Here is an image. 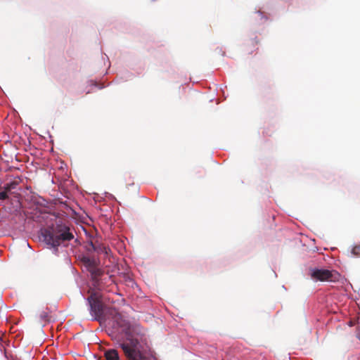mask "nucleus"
I'll return each mask as SVG.
<instances>
[{
	"mask_svg": "<svg viewBox=\"0 0 360 360\" xmlns=\"http://www.w3.org/2000/svg\"><path fill=\"white\" fill-rule=\"evenodd\" d=\"M91 310L94 313L96 319L104 324L108 335L113 336L126 333L129 330V324L123 316L115 308L104 307L100 297L94 293L88 298Z\"/></svg>",
	"mask_w": 360,
	"mask_h": 360,
	"instance_id": "1",
	"label": "nucleus"
},
{
	"mask_svg": "<svg viewBox=\"0 0 360 360\" xmlns=\"http://www.w3.org/2000/svg\"><path fill=\"white\" fill-rule=\"evenodd\" d=\"M44 241L46 245L58 251V247L65 242L74 238L72 229L62 222H57L51 228L45 229L42 233Z\"/></svg>",
	"mask_w": 360,
	"mask_h": 360,
	"instance_id": "2",
	"label": "nucleus"
},
{
	"mask_svg": "<svg viewBox=\"0 0 360 360\" xmlns=\"http://www.w3.org/2000/svg\"><path fill=\"white\" fill-rule=\"evenodd\" d=\"M117 344L129 360H148L150 346L146 339H118Z\"/></svg>",
	"mask_w": 360,
	"mask_h": 360,
	"instance_id": "3",
	"label": "nucleus"
},
{
	"mask_svg": "<svg viewBox=\"0 0 360 360\" xmlns=\"http://www.w3.org/2000/svg\"><path fill=\"white\" fill-rule=\"evenodd\" d=\"M87 271L91 274L92 280L99 288H102L99 278L103 274V271L98 268L99 262L97 259L90 257H84L82 259Z\"/></svg>",
	"mask_w": 360,
	"mask_h": 360,
	"instance_id": "4",
	"label": "nucleus"
},
{
	"mask_svg": "<svg viewBox=\"0 0 360 360\" xmlns=\"http://www.w3.org/2000/svg\"><path fill=\"white\" fill-rule=\"evenodd\" d=\"M311 276L313 279L320 281H334L338 274H333L332 271L327 269H315L312 271Z\"/></svg>",
	"mask_w": 360,
	"mask_h": 360,
	"instance_id": "5",
	"label": "nucleus"
},
{
	"mask_svg": "<svg viewBox=\"0 0 360 360\" xmlns=\"http://www.w3.org/2000/svg\"><path fill=\"white\" fill-rule=\"evenodd\" d=\"M89 251H94L98 254H105L108 255V251H110V249L105 246L104 245L99 243L98 242H91L89 243V247L88 248Z\"/></svg>",
	"mask_w": 360,
	"mask_h": 360,
	"instance_id": "6",
	"label": "nucleus"
},
{
	"mask_svg": "<svg viewBox=\"0 0 360 360\" xmlns=\"http://www.w3.org/2000/svg\"><path fill=\"white\" fill-rule=\"evenodd\" d=\"M104 356L106 360H119L117 351L114 349L105 350Z\"/></svg>",
	"mask_w": 360,
	"mask_h": 360,
	"instance_id": "7",
	"label": "nucleus"
},
{
	"mask_svg": "<svg viewBox=\"0 0 360 360\" xmlns=\"http://www.w3.org/2000/svg\"><path fill=\"white\" fill-rule=\"evenodd\" d=\"M18 184V183L17 181H12L11 183L6 184L4 186V190L6 191L7 192H9L11 190L15 189L16 188Z\"/></svg>",
	"mask_w": 360,
	"mask_h": 360,
	"instance_id": "8",
	"label": "nucleus"
},
{
	"mask_svg": "<svg viewBox=\"0 0 360 360\" xmlns=\"http://www.w3.org/2000/svg\"><path fill=\"white\" fill-rule=\"evenodd\" d=\"M351 252L354 256L360 257V243L355 245Z\"/></svg>",
	"mask_w": 360,
	"mask_h": 360,
	"instance_id": "9",
	"label": "nucleus"
},
{
	"mask_svg": "<svg viewBox=\"0 0 360 360\" xmlns=\"http://www.w3.org/2000/svg\"><path fill=\"white\" fill-rule=\"evenodd\" d=\"M7 193L8 192L5 190L3 192H0V200H4L8 199V195Z\"/></svg>",
	"mask_w": 360,
	"mask_h": 360,
	"instance_id": "10",
	"label": "nucleus"
},
{
	"mask_svg": "<svg viewBox=\"0 0 360 360\" xmlns=\"http://www.w3.org/2000/svg\"><path fill=\"white\" fill-rule=\"evenodd\" d=\"M96 345L98 346V349H101V347H102V346H101V343H99V342H96Z\"/></svg>",
	"mask_w": 360,
	"mask_h": 360,
	"instance_id": "11",
	"label": "nucleus"
},
{
	"mask_svg": "<svg viewBox=\"0 0 360 360\" xmlns=\"http://www.w3.org/2000/svg\"><path fill=\"white\" fill-rule=\"evenodd\" d=\"M108 278H109V280H110L112 283H113V282H114V281L112 280V276H108Z\"/></svg>",
	"mask_w": 360,
	"mask_h": 360,
	"instance_id": "12",
	"label": "nucleus"
}]
</instances>
